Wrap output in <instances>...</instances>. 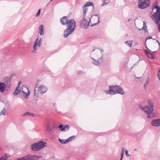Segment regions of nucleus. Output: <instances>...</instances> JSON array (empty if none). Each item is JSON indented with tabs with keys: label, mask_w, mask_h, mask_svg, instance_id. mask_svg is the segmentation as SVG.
Listing matches in <instances>:
<instances>
[{
	"label": "nucleus",
	"mask_w": 160,
	"mask_h": 160,
	"mask_svg": "<svg viewBox=\"0 0 160 160\" xmlns=\"http://www.w3.org/2000/svg\"><path fill=\"white\" fill-rule=\"evenodd\" d=\"M66 16L63 17L60 20L61 23L63 25L67 24L68 28L65 30L64 32V37L67 38L70 34H72L75 30L76 27V22L73 19H68Z\"/></svg>",
	"instance_id": "f257e3e1"
},
{
	"label": "nucleus",
	"mask_w": 160,
	"mask_h": 160,
	"mask_svg": "<svg viewBox=\"0 0 160 160\" xmlns=\"http://www.w3.org/2000/svg\"><path fill=\"white\" fill-rule=\"evenodd\" d=\"M148 104L149 106H146L144 107L141 108V110L144 111L145 113L148 114L147 118H152L153 116V103L151 100H148Z\"/></svg>",
	"instance_id": "f03ea898"
},
{
	"label": "nucleus",
	"mask_w": 160,
	"mask_h": 160,
	"mask_svg": "<svg viewBox=\"0 0 160 160\" xmlns=\"http://www.w3.org/2000/svg\"><path fill=\"white\" fill-rule=\"evenodd\" d=\"M105 92L107 94H110L112 95H113L118 93L123 95L125 93L123 88L118 85L110 86L109 90L105 91Z\"/></svg>",
	"instance_id": "7ed1b4c3"
},
{
	"label": "nucleus",
	"mask_w": 160,
	"mask_h": 160,
	"mask_svg": "<svg viewBox=\"0 0 160 160\" xmlns=\"http://www.w3.org/2000/svg\"><path fill=\"white\" fill-rule=\"evenodd\" d=\"M87 11H84L83 12V15L82 17V19L80 21V27L81 28L85 29L88 28L89 25V22L91 21V18L93 16V15H91L90 17H88L89 20V21L88 22L85 18Z\"/></svg>",
	"instance_id": "20e7f679"
},
{
	"label": "nucleus",
	"mask_w": 160,
	"mask_h": 160,
	"mask_svg": "<svg viewBox=\"0 0 160 160\" xmlns=\"http://www.w3.org/2000/svg\"><path fill=\"white\" fill-rule=\"evenodd\" d=\"M45 142L39 141L32 145V149L34 151H39L45 147Z\"/></svg>",
	"instance_id": "39448f33"
},
{
	"label": "nucleus",
	"mask_w": 160,
	"mask_h": 160,
	"mask_svg": "<svg viewBox=\"0 0 160 160\" xmlns=\"http://www.w3.org/2000/svg\"><path fill=\"white\" fill-rule=\"evenodd\" d=\"M150 0H139L138 6L139 8L145 9L150 5Z\"/></svg>",
	"instance_id": "423d86ee"
},
{
	"label": "nucleus",
	"mask_w": 160,
	"mask_h": 160,
	"mask_svg": "<svg viewBox=\"0 0 160 160\" xmlns=\"http://www.w3.org/2000/svg\"><path fill=\"white\" fill-rule=\"evenodd\" d=\"M40 158L39 156L36 155L28 154L23 157L18 158V160H38Z\"/></svg>",
	"instance_id": "0eeeda50"
},
{
	"label": "nucleus",
	"mask_w": 160,
	"mask_h": 160,
	"mask_svg": "<svg viewBox=\"0 0 160 160\" xmlns=\"http://www.w3.org/2000/svg\"><path fill=\"white\" fill-rule=\"evenodd\" d=\"M151 18L157 24L160 21V11H156V12L151 15Z\"/></svg>",
	"instance_id": "6e6552de"
},
{
	"label": "nucleus",
	"mask_w": 160,
	"mask_h": 160,
	"mask_svg": "<svg viewBox=\"0 0 160 160\" xmlns=\"http://www.w3.org/2000/svg\"><path fill=\"white\" fill-rule=\"evenodd\" d=\"M103 54H102L101 57L99 59H97V60H95L94 58H92L93 61H92L93 63L95 65H98L100 63L103 61V58L102 56Z\"/></svg>",
	"instance_id": "1a4fd4ad"
},
{
	"label": "nucleus",
	"mask_w": 160,
	"mask_h": 160,
	"mask_svg": "<svg viewBox=\"0 0 160 160\" xmlns=\"http://www.w3.org/2000/svg\"><path fill=\"white\" fill-rule=\"evenodd\" d=\"M151 125L152 126L158 127L160 125V119H157L153 120L151 122Z\"/></svg>",
	"instance_id": "9d476101"
},
{
	"label": "nucleus",
	"mask_w": 160,
	"mask_h": 160,
	"mask_svg": "<svg viewBox=\"0 0 160 160\" xmlns=\"http://www.w3.org/2000/svg\"><path fill=\"white\" fill-rule=\"evenodd\" d=\"M38 38L36 39L34 42V45L33 46V49L35 50H36L38 48V47L37 46V45H38L39 47H40L41 46L40 44H41L42 40L41 38H40L39 41H38Z\"/></svg>",
	"instance_id": "9b49d317"
},
{
	"label": "nucleus",
	"mask_w": 160,
	"mask_h": 160,
	"mask_svg": "<svg viewBox=\"0 0 160 160\" xmlns=\"http://www.w3.org/2000/svg\"><path fill=\"white\" fill-rule=\"evenodd\" d=\"M39 89L40 92L42 94L45 93L47 90V89L46 86L43 85H41L39 87Z\"/></svg>",
	"instance_id": "f8f14e48"
},
{
	"label": "nucleus",
	"mask_w": 160,
	"mask_h": 160,
	"mask_svg": "<svg viewBox=\"0 0 160 160\" xmlns=\"http://www.w3.org/2000/svg\"><path fill=\"white\" fill-rule=\"evenodd\" d=\"M90 6H92L93 7V9H94V5L93 3L91 2H86L85 5L83 6V10H86L87 9V7H88Z\"/></svg>",
	"instance_id": "ddd939ff"
},
{
	"label": "nucleus",
	"mask_w": 160,
	"mask_h": 160,
	"mask_svg": "<svg viewBox=\"0 0 160 160\" xmlns=\"http://www.w3.org/2000/svg\"><path fill=\"white\" fill-rule=\"evenodd\" d=\"M6 85L4 82H0V92H3L5 89Z\"/></svg>",
	"instance_id": "4468645a"
},
{
	"label": "nucleus",
	"mask_w": 160,
	"mask_h": 160,
	"mask_svg": "<svg viewBox=\"0 0 160 160\" xmlns=\"http://www.w3.org/2000/svg\"><path fill=\"white\" fill-rule=\"evenodd\" d=\"M158 2L155 1L153 4L152 9L153 10L154 9H156V10H160V7L158 5Z\"/></svg>",
	"instance_id": "2eb2a0df"
},
{
	"label": "nucleus",
	"mask_w": 160,
	"mask_h": 160,
	"mask_svg": "<svg viewBox=\"0 0 160 160\" xmlns=\"http://www.w3.org/2000/svg\"><path fill=\"white\" fill-rule=\"evenodd\" d=\"M145 53L147 57L150 59H152L154 58L153 54L149 52L147 50H145Z\"/></svg>",
	"instance_id": "dca6fc26"
},
{
	"label": "nucleus",
	"mask_w": 160,
	"mask_h": 160,
	"mask_svg": "<svg viewBox=\"0 0 160 160\" xmlns=\"http://www.w3.org/2000/svg\"><path fill=\"white\" fill-rule=\"evenodd\" d=\"M13 76L11 75L8 77H5L4 79L5 82H6L7 84H10L11 78Z\"/></svg>",
	"instance_id": "f3484780"
},
{
	"label": "nucleus",
	"mask_w": 160,
	"mask_h": 160,
	"mask_svg": "<svg viewBox=\"0 0 160 160\" xmlns=\"http://www.w3.org/2000/svg\"><path fill=\"white\" fill-rule=\"evenodd\" d=\"M39 32L40 35H42L44 34L43 26L42 25L40 26L39 27Z\"/></svg>",
	"instance_id": "a211bd4d"
},
{
	"label": "nucleus",
	"mask_w": 160,
	"mask_h": 160,
	"mask_svg": "<svg viewBox=\"0 0 160 160\" xmlns=\"http://www.w3.org/2000/svg\"><path fill=\"white\" fill-rule=\"evenodd\" d=\"M46 130L50 134H51L54 132V131L52 130L49 125H48L46 127Z\"/></svg>",
	"instance_id": "6ab92c4d"
},
{
	"label": "nucleus",
	"mask_w": 160,
	"mask_h": 160,
	"mask_svg": "<svg viewBox=\"0 0 160 160\" xmlns=\"http://www.w3.org/2000/svg\"><path fill=\"white\" fill-rule=\"evenodd\" d=\"M22 116H29L31 117H34L35 116V114L33 113H30L29 112H27L22 114Z\"/></svg>",
	"instance_id": "aec40b11"
},
{
	"label": "nucleus",
	"mask_w": 160,
	"mask_h": 160,
	"mask_svg": "<svg viewBox=\"0 0 160 160\" xmlns=\"http://www.w3.org/2000/svg\"><path fill=\"white\" fill-rule=\"evenodd\" d=\"M143 27L141 29H139V30H144L145 32H148V30L146 29V28H147V26L146 24L144 22H143Z\"/></svg>",
	"instance_id": "412c9836"
},
{
	"label": "nucleus",
	"mask_w": 160,
	"mask_h": 160,
	"mask_svg": "<svg viewBox=\"0 0 160 160\" xmlns=\"http://www.w3.org/2000/svg\"><path fill=\"white\" fill-rule=\"evenodd\" d=\"M75 138V136H73L70 137H69L67 139H66V142H70L71 141H72Z\"/></svg>",
	"instance_id": "4be33fe9"
},
{
	"label": "nucleus",
	"mask_w": 160,
	"mask_h": 160,
	"mask_svg": "<svg viewBox=\"0 0 160 160\" xmlns=\"http://www.w3.org/2000/svg\"><path fill=\"white\" fill-rule=\"evenodd\" d=\"M69 126L67 125H63V131H68L69 129Z\"/></svg>",
	"instance_id": "5701e85b"
},
{
	"label": "nucleus",
	"mask_w": 160,
	"mask_h": 160,
	"mask_svg": "<svg viewBox=\"0 0 160 160\" xmlns=\"http://www.w3.org/2000/svg\"><path fill=\"white\" fill-rule=\"evenodd\" d=\"M21 92V90H20L15 89L14 92V95L15 96L17 95L19 93Z\"/></svg>",
	"instance_id": "b1692460"
},
{
	"label": "nucleus",
	"mask_w": 160,
	"mask_h": 160,
	"mask_svg": "<svg viewBox=\"0 0 160 160\" xmlns=\"http://www.w3.org/2000/svg\"><path fill=\"white\" fill-rule=\"evenodd\" d=\"M59 140L60 142L62 144H65L67 142H66V140H65L64 139H60L59 138Z\"/></svg>",
	"instance_id": "393cba45"
},
{
	"label": "nucleus",
	"mask_w": 160,
	"mask_h": 160,
	"mask_svg": "<svg viewBox=\"0 0 160 160\" xmlns=\"http://www.w3.org/2000/svg\"><path fill=\"white\" fill-rule=\"evenodd\" d=\"M94 16H98V22H97L96 23H94L93 24H92V26H94L95 25H97L98 23H99V18H100V17H99V15L98 14H95L94 15Z\"/></svg>",
	"instance_id": "a878e982"
},
{
	"label": "nucleus",
	"mask_w": 160,
	"mask_h": 160,
	"mask_svg": "<svg viewBox=\"0 0 160 160\" xmlns=\"http://www.w3.org/2000/svg\"><path fill=\"white\" fill-rule=\"evenodd\" d=\"M125 43L126 44H127L129 47H131L132 44L131 41H129V42L127 41L125 42Z\"/></svg>",
	"instance_id": "bb28decb"
},
{
	"label": "nucleus",
	"mask_w": 160,
	"mask_h": 160,
	"mask_svg": "<svg viewBox=\"0 0 160 160\" xmlns=\"http://www.w3.org/2000/svg\"><path fill=\"white\" fill-rule=\"evenodd\" d=\"M63 125L62 124H60L58 126V128L60 129L61 131H63Z\"/></svg>",
	"instance_id": "cd10ccee"
},
{
	"label": "nucleus",
	"mask_w": 160,
	"mask_h": 160,
	"mask_svg": "<svg viewBox=\"0 0 160 160\" xmlns=\"http://www.w3.org/2000/svg\"><path fill=\"white\" fill-rule=\"evenodd\" d=\"M23 92L25 94V95L24 97V98H28V97L29 96V95L30 93L29 92L25 93V92L23 91Z\"/></svg>",
	"instance_id": "c85d7f7f"
},
{
	"label": "nucleus",
	"mask_w": 160,
	"mask_h": 160,
	"mask_svg": "<svg viewBox=\"0 0 160 160\" xmlns=\"http://www.w3.org/2000/svg\"><path fill=\"white\" fill-rule=\"evenodd\" d=\"M5 110L4 108L2 110V111L0 113V115H5Z\"/></svg>",
	"instance_id": "c756f323"
},
{
	"label": "nucleus",
	"mask_w": 160,
	"mask_h": 160,
	"mask_svg": "<svg viewBox=\"0 0 160 160\" xmlns=\"http://www.w3.org/2000/svg\"><path fill=\"white\" fill-rule=\"evenodd\" d=\"M2 156L4 157V158L6 159L10 157V155L7 153H6Z\"/></svg>",
	"instance_id": "7c9ffc66"
},
{
	"label": "nucleus",
	"mask_w": 160,
	"mask_h": 160,
	"mask_svg": "<svg viewBox=\"0 0 160 160\" xmlns=\"http://www.w3.org/2000/svg\"><path fill=\"white\" fill-rule=\"evenodd\" d=\"M103 0V5H105V4H104V3L105 4H106L108 3V2H110V0Z\"/></svg>",
	"instance_id": "2f4dec72"
},
{
	"label": "nucleus",
	"mask_w": 160,
	"mask_h": 160,
	"mask_svg": "<svg viewBox=\"0 0 160 160\" xmlns=\"http://www.w3.org/2000/svg\"><path fill=\"white\" fill-rule=\"evenodd\" d=\"M124 149L123 148L122 149V152H121V158H123V155L124 154Z\"/></svg>",
	"instance_id": "473e14b6"
},
{
	"label": "nucleus",
	"mask_w": 160,
	"mask_h": 160,
	"mask_svg": "<svg viewBox=\"0 0 160 160\" xmlns=\"http://www.w3.org/2000/svg\"><path fill=\"white\" fill-rule=\"evenodd\" d=\"M125 153H126V154L127 156H130L129 155V154L128 153V151L127 150H125Z\"/></svg>",
	"instance_id": "72a5a7b5"
},
{
	"label": "nucleus",
	"mask_w": 160,
	"mask_h": 160,
	"mask_svg": "<svg viewBox=\"0 0 160 160\" xmlns=\"http://www.w3.org/2000/svg\"><path fill=\"white\" fill-rule=\"evenodd\" d=\"M40 12H41V11H38V12H37V13L36 14L37 17H38L40 15Z\"/></svg>",
	"instance_id": "f704fd0d"
},
{
	"label": "nucleus",
	"mask_w": 160,
	"mask_h": 160,
	"mask_svg": "<svg viewBox=\"0 0 160 160\" xmlns=\"http://www.w3.org/2000/svg\"><path fill=\"white\" fill-rule=\"evenodd\" d=\"M158 79L160 80V70L158 71Z\"/></svg>",
	"instance_id": "c9c22d12"
},
{
	"label": "nucleus",
	"mask_w": 160,
	"mask_h": 160,
	"mask_svg": "<svg viewBox=\"0 0 160 160\" xmlns=\"http://www.w3.org/2000/svg\"><path fill=\"white\" fill-rule=\"evenodd\" d=\"M148 84V81H147L146 83L144 85V87L146 88L148 86L147 84Z\"/></svg>",
	"instance_id": "e433bc0d"
},
{
	"label": "nucleus",
	"mask_w": 160,
	"mask_h": 160,
	"mask_svg": "<svg viewBox=\"0 0 160 160\" xmlns=\"http://www.w3.org/2000/svg\"><path fill=\"white\" fill-rule=\"evenodd\" d=\"M82 72L81 71H79L77 73L78 74H81V73H82Z\"/></svg>",
	"instance_id": "4c0bfd02"
},
{
	"label": "nucleus",
	"mask_w": 160,
	"mask_h": 160,
	"mask_svg": "<svg viewBox=\"0 0 160 160\" xmlns=\"http://www.w3.org/2000/svg\"><path fill=\"white\" fill-rule=\"evenodd\" d=\"M152 39V38L151 37H150V36H148V38H147V39H146V41H145V42L146 43V41L147 40V39Z\"/></svg>",
	"instance_id": "58836bf2"
},
{
	"label": "nucleus",
	"mask_w": 160,
	"mask_h": 160,
	"mask_svg": "<svg viewBox=\"0 0 160 160\" xmlns=\"http://www.w3.org/2000/svg\"><path fill=\"white\" fill-rule=\"evenodd\" d=\"M19 88H20V86L18 85L17 86V87L16 89L19 90L18 89Z\"/></svg>",
	"instance_id": "ea45409f"
},
{
	"label": "nucleus",
	"mask_w": 160,
	"mask_h": 160,
	"mask_svg": "<svg viewBox=\"0 0 160 160\" xmlns=\"http://www.w3.org/2000/svg\"><path fill=\"white\" fill-rule=\"evenodd\" d=\"M21 83V81H19L18 83V86H19L20 85V84Z\"/></svg>",
	"instance_id": "a19ab883"
},
{
	"label": "nucleus",
	"mask_w": 160,
	"mask_h": 160,
	"mask_svg": "<svg viewBox=\"0 0 160 160\" xmlns=\"http://www.w3.org/2000/svg\"><path fill=\"white\" fill-rule=\"evenodd\" d=\"M100 51H101V52L102 53V52H103V49H100Z\"/></svg>",
	"instance_id": "79ce46f5"
},
{
	"label": "nucleus",
	"mask_w": 160,
	"mask_h": 160,
	"mask_svg": "<svg viewBox=\"0 0 160 160\" xmlns=\"http://www.w3.org/2000/svg\"><path fill=\"white\" fill-rule=\"evenodd\" d=\"M158 45H159V46H160V43L159 42H158Z\"/></svg>",
	"instance_id": "37998d69"
},
{
	"label": "nucleus",
	"mask_w": 160,
	"mask_h": 160,
	"mask_svg": "<svg viewBox=\"0 0 160 160\" xmlns=\"http://www.w3.org/2000/svg\"><path fill=\"white\" fill-rule=\"evenodd\" d=\"M56 128V127H55V126H54V127H53V128Z\"/></svg>",
	"instance_id": "c03bdc74"
},
{
	"label": "nucleus",
	"mask_w": 160,
	"mask_h": 160,
	"mask_svg": "<svg viewBox=\"0 0 160 160\" xmlns=\"http://www.w3.org/2000/svg\"><path fill=\"white\" fill-rule=\"evenodd\" d=\"M122 158H120V160H122Z\"/></svg>",
	"instance_id": "a18cd8bd"
},
{
	"label": "nucleus",
	"mask_w": 160,
	"mask_h": 160,
	"mask_svg": "<svg viewBox=\"0 0 160 160\" xmlns=\"http://www.w3.org/2000/svg\"><path fill=\"white\" fill-rule=\"evenodd\" d=\"M134 150L135 151H137V149H134Z\"/></svg>",
	"instance_id": "49530a36"
},
{
	"label": "nucleus",
	"mask_w": 160,
	"mask_h": 160,
	"mask_svg": "<svg viewBox=\"0 0 160 160\" xmlns=\"http://www.w3.org/2000/svg\"><path fill=\"white\" fill-rule=\"evenodd\" d=\"M157 42H158H158H158V41L157 40Z\"/></svg>",
	"instance_id": "de8ad7c7"
},
{
	"label": "nucleus",
	"mask_w": 160,
	"mask_h": 160,
	"mask_svg": "<svg viewBox=\"0 0 160 160\" xmlns=\"http://www.w3.org/2000/svg\"><path fill=\"white\" fill-rule=\"evenodd\" d=\"M94 50H95V49L93 50H92V52H93V51H94Z\"/></svg>",
	"instance_id": "09e8293b"
},
{
	"label": "nucleus",
	"mask_w": 160,
	"mask_h": 160,
	"mask_svg": "<svg viewBox=\"0 0 160 160\" xmlns=\"http://www.w3.org/2000/svg\"><path fill=\"white\" fill-rule=\"evenodd\" d=\"M156 51H154V52H155Z\"/></svg>",
	"instance_id": "8fccbe9b"
},
{
	"label": "nucleus",
	"mask_w": 160,
	"mask_h": 160,
	"mask_svg": "<svg viewBox=\"0 0 160 160\" xmlns=\"http://www.w3.org/2000/svg\"><path fill=\"white\" fill-rule=\"evenodd\" d=\"M130 19H129L128 20V22L129 21H130Z\"/></svg>",
	"instance_id": "3c124183"
},
{
	"label": "nucleus",
	"mask_w": 160,
	"mask_h": 160,
	"mask_svg": "<svg viewBox=\"0 0 160 160\" xmlns=\"http://www.w3.org/2000/svg\"><path fill=\"white\" fill-rule=\"evenodd\" d=\"M38 10H41V9H39Z\"/></svg>",
	"instance_id": "603ef678"
},
{
	"label": "nucleus",
	"mask_w": 160,
	"mask_h": 160,
	"mask_svg": "<svg viewBox=\"0 0 160 160\" xmlns=\"http://www.w3.org/2000/svg\"><path fill=\"white\" fill-rule=\"evenodd\" d=\"M53 0H51V1H52Z\"/></svg>",
	"instance_id": "864d4df0"
},
{
	"label": "nucleus",
	"mask_w": 160,
	"mask_h": 160,
	"mask_svg": "<svg viewBox=\"0 0 160 160\" xmlns=\"http://www.w3.org/2000/svg\"><path fill=\"white\" fill-rule=\"evenodd\" d=\"M152 11H153V10H152V12H152Z\"/></svg>",
	"instance_id": "5fc2aeb1"
}]
</instances>
